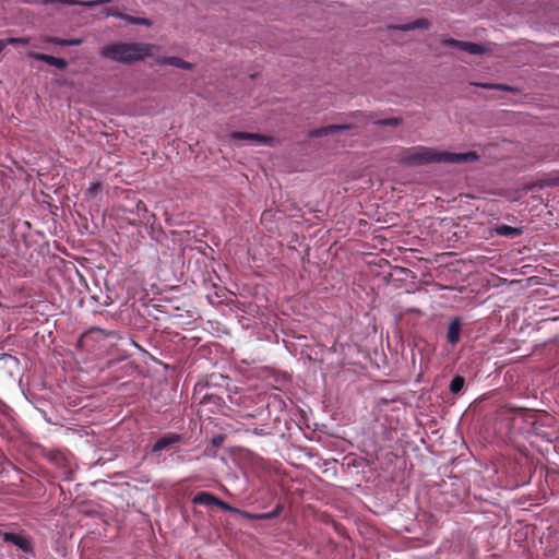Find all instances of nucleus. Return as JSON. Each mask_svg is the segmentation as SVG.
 <instances>
[{
    "mask_svg": "<svg viewBox=\"0 0 559 559\" xmlns=\"http://www.w3.org/2000/svg\"><path fill=\"white\" fill-rule=\"evenodd\" d=\"M479 158L476 152L450 153L427 146H413L403 152L402 160L409 166H421L432 163L462 164Z\"/></svg>",
    "mask_w": 559,
    "mask_h": 559,
    "instance_id": "nucleus-1",
    "label": "nucleus"
},
{
    "mask_svg": "<svg viewBox=\"0 0 559 559\" xmlns=\"http://www.w3.org/2000/svg\"><path fill=\"white\" fill-rule=\"evenodd\" d=\"M156 48L153 44L119 41L102 47L99 55L115 62L131 64L152 57Z\"/></svg>",
    "mask_w": 559,
    "mask_h": 559,
    "instance_id": "nucleus-2",
    "label": "nucleus"
},
{
    "mask_svg": "<svg viewBox=\"0 0 559 559\" xmlns=\"http://www.w3.org/2000/svg\"><path fill=\"white\" fill-rule=\"evenodd\" d=\"M1 538L5 543L13 544L14 546H16L20 550H22L25 554L33 552L32 542L25 535L11 533V532H2Z\"/></svg>",
    "mask_w": 559,
    "mask_h": 559,
    "instance_id": "nucleus-3",
    "label": "nucleus"
},
{
    "mask_svg": "<svg viewBox=\"0 0 559 559\" xmlns=\"http://www.w3.org/2000/svg\"><path fill=\"white\" fill-rule=\"evenodd\" d=\"M181 442V436L175 432H167L163 435L152 447V452L157 453L167 450Z\"/></svg>",
    "mask_w": 559,
    "mask_h": 559,
    "instance_id": "nucleus-4",
    "label": "nucleus"
},
{
    "mask_svg": "<svg viewBox=\"0 0 559 559\" xmlns=\"http://www.w3.org/2000/svg\"><path fill=\"white\" fill-rule=\"evenodd\" d=\"M462 325L463 320L461 317L452 318L449 323L447 331V342L452 346L456 345L460 342Z\"/></svg>",
    "mask_w": 559,
    "mask_h": 559,
    "instance_id": "nucleus-5",
    "label": "nucleus"
},
{
    "mask_svg": "<svg viewBox=\"0 0 559 559\" xmlns=\"http://www.w3.org/2000/svg\"><path fill=\"white\" fill-rule=\"evenodd\" d=\"M230 138L233 140H247V141H255L258 143L262 144H269L272 141V138L258 134V133H250V132H239L234 131L230 133Z\"/></svg>",
    "mask_w": 559,
    "mask_h": 559,
    "instance_id": "nucleus-6",
    "label": "nucleus"
},
{
    "mask_svg": "<svg viewBox=\"0 0 559 559\" xmlns=\"http://www.w3.org/2000/svg\"><path fill=\"white\" fill-rule=\"evenodd\" d=\"M31 57L36 60L44 61V62L48 63L49 66L56 67L60 70H64L68 67V62L63 58H57V57H53L50 55H45V53H39V52H33V53H31Z\"/></svg>",
    "mask_w": 559,
    "mask_h": 559,
    "instance_id": "nucleus-7",
    "label": "nucleus"
},
{
    "mask_svg": "<svg viewBox=\"0 0 559 559\" xmlns=\"http://www.w3.org/2000/svg\"><path fill=\"white\" fill-rule=\"evenodd\" d=\"M347 129H349V126L347 124H331L310 131V136L321 138Z\"/></svg>",
    "mask_w": 559,
    "mask_h": 559,
    "instance_id": "nucleus-8",
    "label": "nucleus"
},
{
    "mask_svg": "<svg viewBox=\"0 0 559 559\" xmlns=\"http://www.w3.org/2000/svg\"><path fill=\"white\" fill-rule=\"evenodd\" d=\"M216 502L217 497L207 491H200L192 498L193 504L211 507L215 506Z\"/></svg>",
    "mask_w": 559,
    "mask_h": 559,
    "instance_id": "nucleus-9",
    "label": "nucleus"
},
{
    "mask_svg": "<svg viewBox=\"0 0 559 559\" xmlns=\"http://www.w3.org/2000/svg\"><path fill=\"white\" fill-rule=\"evenodd\" d=\"M283 510L282 504H277L271 512L267 513H259V514H252L249 512H242V516L247 518L249 520H272L277 518Z\"/></svg>",
    "mask_w": 559,
    "mask_h": 559,
    "instance_id": "nucleus-10",
    "label": "nucleus"
},
{
    "mask_svg": "<svg viewBox=\"0 0 559 559\" xmlns=\"http://www.w3.org/2000/svg\"><path fill=\"white\" fill-rule=\"evenodd\" d=\"M495 231L498 236L508 237V238H514V237L521 236L523 234L522 228L512 227V226L504 225V224L497 225L495 227Z\"/></svg>",
    "mask_w": 559,
    "mask_h": 559,
    "instance_id": "nucleus-11",
    "label": "nucleus"
},
{
    "mask_svg": "<svg viewBox=\"0 0 559 559\" xmlns=\"http://www.w3.org/2000/svg\"><path fill=\"white\" fill-rule=\"evenodd\" d=\"M461 50L469 55H483L486 51L484 46L472 41H463Z\"/></svg>",
    "mask_w": 559,
    "mask_h": 559,
    "instance_id": "nucleus-12",
    "label": "nucleus"
},
{
    "mask_svg": "<svg viewBox=\"0 0 559 559\" xmlns=\"http://www.w3.org/2000/svg\"><path fill=\"white\" fill-rule=\"evenodd\" d=\"M428 27H429L428 20H426V19H418V20H416L414 22H411V23L397 26L396 28L401 29V31H412V29H416V28H425L426 29Z\"/></svg>",
    "mask_w": 559,
    "mask_h": 559,
    "instance_id": "nucleus-13",
    "label": "nucleus"
},
{
    "mask_svg": "<svg viewBox=\"0 0 559 559\" xmlns=\"http://www.w3.org/2000/svg\"><path fill=\"white\" fill-rule=\"evenodd\" d=\"M465 384V379L462 376H455L450 382V392L457 394L462 391Z\"/></svg>",
    "mask_w": 559,
    "mask_h": 559,
    "instance_id": "nucleus-14",
    "label": "nucleus"
},
{
    "mask_svg": "<svg viewBox=\"0 0 559 559\" xmlns=\"http://www.w3.org/2000/svg\"><path fill=\"white\" fill-rule=\"evenodd\" d=\"M402 123V119L397 117L385 118L374 121L377 126L397 127Z\"/></svg>",
    "mask_w": 559,
    "mask_h": 559,
    "instance_id": "nucleus-15",
    "label": "nucleus"
},
{
    "mask_svg": "<svg viewBox=\"0 0 559 559\" xmlns=\"http://www.w3.org/2000/svg\"><path fill=\"white\" fill-rule=\"evenodd\" d=\"M109 2H111V0H79L78 5L93 9L100 4H105V3H109Z\"/></svg>",
    "mask_w": 559,
    "mask_h": 559,
    "instance_id": "nucleus-16",
    "label": "nucleus"
},
{
    "mask_svg": "<svg viewBox=\"0 0 559 559\" xmlns=\"http://www.w3.org/2000/svg\"><path fill=\"white\" fill-rule=\"evenodd\" d=\"M181 58L179 57H160L157 59L159 64H168L179 68Z\"/></svg>",
    "mask_w": 559,
    "mask_h": 559,
    "instance_id": "nucleus-17",
    "label": "nucleus"
},
{
    "mask_svg": "<svg viewBox=\"0 0 559 559\" xmlns=\"http://www.w3.org/2000/svg\"><path fill=\"white\" fill-rule=\"evenodd\" d=\"M216 507H218L219 509H222L223 511H227V512H233V513H239L242 515V512L243 511H240L234 507H231L230 504H228L227 502L221 500L219 498H217V502L215 503Z\"/></svg>",
    "mask_w": 559,
    "mask_h": 559,
    "instance_id": "nucleus-18",
    "label": "nucleus"
},
{
    "mask_svg": "<svg viewBox=\"0 0 559 559\" xmlns=\"http://www.w3.org/2000/svg\"><path fill=\"white\" fill-rule=\"evenodd\" d=\"M477 86H481L484 88H495L500 91H513V88L506 84H477Z\"/></svg>",
    "mask_w": 559,
    "mask_h": 559,
    "instance_id": "nucleus-19",
    "label": "nucleus"
},
{
    "mask_svg": "<svg viewBox=\"0 0 559 559\" xmlns=\"http://www.w3.org/2000/svg\"><path fill=\"white\" fill-rule=\"evenodd\" d=\"M463 41L454 38H447L442 40V45L447 47L461 49Z\"/></svg>",
    "mask_w": 559,
    "mask_h": 559,
    "instance_id": "nucleus-20",
    "label": "nucleus"
},
{
    "mask_svg": "<svg viewBox=\"0 0 559 559\" xmlns=\"http://www.w3.org/2000/svg\"><path fill=\"white\" fill-rule=\"evenodd\" d=\"M104 13L106 16H115L120 19L122 15V12L119 11L117 7H109L104 10Z\"/></svg>",
    "mask_w": 559,
    "mask_h": 559,
    "instance_id": "nucleus-21",
    "label": "nucleus"
},
{
    "mask_svg": "<svg viewBox=\"0 0 559 559\" xmlns=\"http://www.w3.org/2000/svg\"><path fill=\"white\" fill-rule=\"evenodd\" d=\"M133 22H134V25H145V26L152 25V21L146 17H135V21H133Z\"/></svg>",
    "mask_w": 559,
    "mask_h": 559,
    "instance_id": "nucleus-22",
    "label": "nucleus"
},
{
    "mask_svg": "<svg viewBox=\"0 0 559 559\" xmlns=\"http://www.w3.org/2000/svg\"><path fill=\"white\" fill-rule=\"evenodd\" d=\"M48 43L60 45V46H67V39L58 38V37H49L47 39Z\"/></svg>",
    "mask_w": 559,
    "mask_h": 559,
    "instance_id": "nucleus-23",
    "label": "nucleus"
},
{
    "mask_svg": "<svg viewBox=\"0 0 559 559\" xmlns=\"http://www.w3.org/2000/svg\"><path fill=\"white\" fill-rule=\"evenodd\" d=\"M48 43L60 45V46H67V39L58 38V37H49L47 39Z\"/></svg>",
    "mask_w": 559,
    "mask_h": 559,
    "instance_id": "nucleus-24",
    "label": "nucleus"
},
{
    "mask_svg": "<svg viewBox=\"0 0 559 559\" xmlns=\"http://www.w3.org/2000/svg\"><path fill=\"white\" fill-rule=\"evenodd\" d=\"M545 186H548V187L559 186V175L550 177L549 179H547L545 181Z\"/></svg>",
    "mask_w": 559,
    "mask_h": 559,
    "instance_id": "nucleus-25",
    "label": "nucleus"
},
{
    "mask_svg": "<svg viewBox=\"0 0 559 559\" xmlns=\"http://www.w3.org/2000/svg\"><path fill=\"white\" fill-rule=\"evenodd\" d=\"M91 332H99L102 333L104 336L106 337H114L116 335V332L114 331H105V330H102V329H92Z\"/></svg>",
    "mask_w": 559,
    "mask_h": 559,
    "instance_id": "nucleus-26",
    "label": "nucleus"
},
{
    "mask_svg": "<svg viewBox=\"0 0 559 559\" xmlns=\"http://www.w3.org/2000/svg\"><path fill=\"white\" fill-rule=\"evenodd\" d=\"M52 2H59L66 5H78L79 0H53Z\"/></svg>",
    "mask_w": 559,
    "mask_h": 559,
    "instance_id": "nucleus-27",
    "label": "nucleus"
},
{
    "mask_svg": "<svg viewBox=\"0 0 559 559\" xmlns=\"http://www.w3.org/2000/svg\"><path fill=\"white\" fill-rule=\"evenodd\" d=\"M135 17H136V16H132V15H129V14L122 13V15H121V17H120V19H121V20H123V21H126V22H127V23H129V24H134V22H133V21H135Z\"/></svg>",
    "mask_w": 559,
    "mask_h": 559,
    "instance_id": "nucleus-28",
    "label": "nucleus"
},
{
    "mask_svg": "<svg viewBox=\"0 0 559 559\" xmlns=\"http://www.w3.org/2000/svg\"><path fill=\"white\" fill-rule=\"evenodd\" d=\"M83 43L81 38L67 39V46H79Z\"/></svg>",
    "mask_w": 559,
    "mask_h": 559,
    "instance_id": "nucleus-29",
    "label": "nucleus"
},
{
    "mask_svg": "<svg viewBox=\"0 0 559 559\" xmlns=\"http://www.w3.org/2000/svg\"><path fill=\"white\" fill-rule=\"evenodd\" d=\"M179 68L183 70H191L193 68V64L181 59Z\"/></svg>",
    "mask_w": 559,
    "mask_h": 559,
    "instance_id": "nucleus-30",
    "label": "nucleus"
},
{
    "mask_svg": "<svg viewBox=\"0 0 559 559\" xmlns=\"http://www.w3.org/2000/svg\"><path fill=\"white\" fill-rule=\"evenodd\" d=\"M252 432H253L254 435H257V436H265V435H267V432H265V430H264L263 428H254V429L252 430Z\"/></svg>",
    "mask_w": 559,
    "mask_h": 559,
    "instance_id": "nucleus-31",
    "label": "nucleus"
},
{
    "mask_svg": "<svg viewBox=\"0 0 559 559\" xmlns=\"http://www.w3.org/2000/svg\"><path fill=\"white\" fill-rule=\"evenodd\" d=\"M258 415H260V413H258V414L246 413V414L241 415V417L242 418H253Z\"/></svg>",
    "mask_w": 559,
    "mask_h": 559,
    "instance_id": "nucleus-32",
    "label": "nucleus"
},
{
    "mask_svg": "<svg viewBox=\"0 0 559 559\" xmlns=\"http://www.w3.org/2000/svg\"><path fill=\"white\" fill-rule=\"evenodd\" d=\"M222 441H223V437H217L214 439V444L219 445L222 443Z\"/></svg>",
    "mask_w": 559,
    "mask_h": 559,
    "instance_id": "nucleus-33",
    "label": "nucleus"
},
{
    "mask_svg": "<svg viewBox=\"0 0 559 559\" xmlns=\"http://www.w3.org/2000/svg\"><path fill=\"white\" fill-rule=\"evenodd\" d=\"M97 188H98V185H94L90 190L95 191V189H97Z\"/></svg>",
    "mask_w": 559,
    "mask_h": 559,
    "instance_id": "nucleus-34",
    "label": "nucleus"
}]
</instances>
